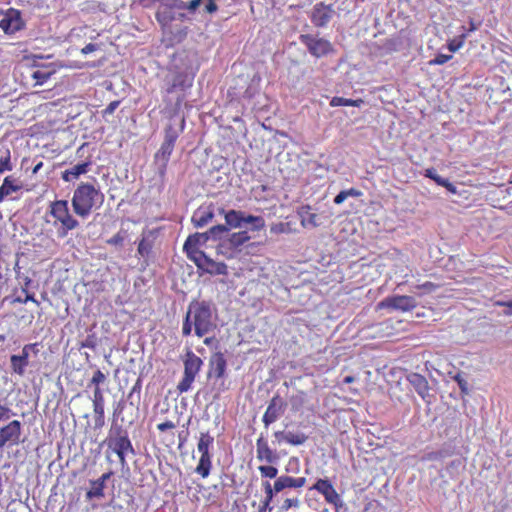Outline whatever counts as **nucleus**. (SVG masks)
<instances>
[{
  "label": "nucleus",
  "instance_id": "1",
  "mask_svg": "<svg viewBox=\"0 0 512 512\" xmlns=\"http://www.w3.org/2000/svg\"><path fill=\"white\" fill-rule=\"evenodd\" d=\"M215 328L211 304L207 301H191L183 319L182 335L190 336L194 330L195 335L201 338L213 332Z\"/></svg>",
  "mask_w": 512,
  "mask_h": 512
},
{
  "label": "nucleus",
  "instance_id": "2",
  "mask_svg": "<svg viewBox=\"0 0 512 512\" xmlns=\"http://www.w3.org/2000/svg\"><path fill=\"white\" fill-rule=\"evenodd\" d=\"M103 202V194L93 184L82 182L73 192L72 207L76 215L85 218Z\"/></svg>",
  "mask_w": 512,
  "mask_h": 512
},
{
  "label": "nucleus",
  "instance_id": "3",
  "mask_svg": "<svg viewBox=\"0 0 512 512\" xmlns=\"http://www.w3.org/2000/svg\"><path fill=\"white\" fill-rule=\"evenodd\" d=\"M108 450L115 453L122 467L127 465V455H135V450L129 438L128 432L122 427L111 429L106 439Z\"/></svg>",
  "mask_w": 512,
  "mask_h": 512
},
{
  "label": "nucleus",
  "instance_id": "4",
  "mask_svg": "<svg viewBox=\"0 0 512 512\" xmlns=\"http://www.w3.org/2000/svg\"><path fill=\"white\" fill-rule=\"evenodd\" d=\"M50 214L55 219L54 225L60 224L59 236L64 237L67 233L79 226V222L70 214L67 200H56L50 203Z\"/></svg>",
  "mask_w": 512,
  "mask_h": 512
},
{
  "label": "nucleus",
  "instance_id": "5",
  "mask_svg": "<svg viewBox=\"0 0 512 512\" xmlns=\"http://www.w3.org/2000/svg\"><path fill=\"white\" fill-rule=\"evenodd\" d=\"M214 444V437L209 431L201 432L198 437L197 451L200 454L198 464L195 468V473L202 478H207L212 469V454L211 449Z\"/></svg>",
  "mask_w": 512,
  "mask_h": 512
},
{
  "label": "nucleus",
  "instance_id": "6",
  "mask_svg": "<svg viewBox=\"0 0 512 512\" xmlns=\"http://www.w3.org/2000/svg\"><path fill=\"white\" fill-rule=\"evenodd\" d=\"M183 363L184 374L177 385V390L179 391V393H184L190 390L193 382L195 381L196 376L198 375L203 365L202 359L191 350H188L186 352Z\"/></svg>",
  "mask_w": 512,
  "mask_h": 512
},
{
  "label": "nucleus",
  "instance_id": "7",
  "mask_svg": "<svg viewBox=\"0 0 512 512\" xmlns=\"http://www.w3.org/2000/svg\"><path fill=\"white\" fill-rule=\"evenodd\" d=\"M0 28L7 35L15 34L24 29L25 21L21 17V12L10 8L6 12L1 13Z\"/></svg>",
  "mask_w": 512,
  "mask_h": 512
},
{
  "label": "nucleus",
  "instance_id": "8",
  "mask_svg": "<svg viewBox=\"0 0 512 512\" xmlns=\"http://www.w3.org/2000/svg\"><path fill=\"white\" fill-rule=\"evenodd\" d=\"M196 257L191 261L195 263L199 270L211 275H226L227 266L223 262H216L208 257L204 252H194Z\"/></svg>",
  "mask_w": 512,
  "mask_h": 512
},
{
  "label": "nucleus",
  "instance_id": "9",
  "mask_svg": "<svg viewBox=\"0 0 512 512\" xmlns=\"http://www.w3.org/2000/svg\"><path fill=\"white\" fill-rule=\"evenodd\" d=\"M22 435V425L19 420H12L3 427H0V437L4 446L18 445Z\"/></svg>",
  "mask_w": 512,
  "mask_h": 512
},
{
  "label": "nucleus",
  "instance_id": "10",
  "mask_svg": "<svg viewBox=\"0 0 512 512\" xmlns=\"http://www.w3.org/2000/svg\"><path fill=\"white\" fill-rule=\"evenodd\" d=\"M416 305L415 298L406 295L387 297L378 304L380 308H391L401 311H410L415 308Z\"/></svg>",
  "mask_w": 512,
  "mask_h": 512
},
{
  "label": "nucleus",
  "instance_id": "11",
  "mask_svg": "<svg viewBox=\"0 0 512 512\" xmlns=\"http://www.w3.org/2000/svg\"><path fill=\"white\" fill-rule=\"evenodd\" d=\"M285 408L286 402L279 395L273 396L262 418L264 425L268 427L275 422L284 413Z\"/></svg>",
  "mask_w": 512,
  "mask_h": 512
},
{
  "label": "nucleus",
  "instance_id": "12",
  "mask_svg": "<svg viewBox=\"0 0 512 512\" xmlns=\"http://www.w3.org/2000/svg\"><path fill=\"white\" fill-rule=\"evenodd\" d=\"M322 496L332 506L331 509H324L322 512H339V509L344 505L341 496L327 479H322Z\"/></svg>",
  "mask_w": 512,
  "mask_h": 512
},
{
  "label": "nucleus",
  "instance_id": "13",
  "mask_svg": "<svg viewBox=\"0 0 512 512\" xmlns=\"http://www.w3.org/2000/svg\"><path fill=\"white\" fill-rule=\"evenodd\" d=\"M407 381L426 403H431L430 387L424 376L418 373H410L407 375Z\"/></svg>",
  "mask_w": 512,
  "mask_h": 512
},
{
  "label": "nucleus",
  "instance_id": "14",
  "mask_svg": "<svg viewBox=\"0 0 512 512\" xmlns=\"http://www.w3.org/2000/svg\"><path fill=\"white\" fill-rule=\"evenodd\" d=\"M36 347V344H27L23 347L20 355H12L10 357L11 369L13 373L22 376L25 372V368L29 364L30 350Z\"/></svg>",
  "mask_w": 512,
  "mask_h": 512
},
{
  "label": "nucleus",
  "instance_id": "15",
  "mask_svg": "<svg viewBox=\"0 0 512 512\" xmlns=\"http://www.w3.org/2000/svg\"><path fill=\"white\" fill-rule=\"evenodd\" d=\"M227 369V361L221 352L214 353L209 361L208 378H223Z\"/></svg>",
  "mask_w": 512,
  "mask_h": 512
},
{
  "label": "nucleus",
  "instance_id": "16",
  "mask_svg": "<svg viewBox=\"0 0 512 512\" xmlns=\"http://www.w3.org/2000/svg\"><path fill=\"white\" fill-rule=\"evenodd\" d=\"M207 240L208 237L206 232L189 235L183 245V250L186 252L187 257L192 260L194 257H196L194 252H203L199 249V246L206 243Z\"/></svg>",
  "mask_w": 512,
  "mask_h": 512
},
{
  "label": "nucleus",
  "instance_id": "17",
  "mask_svg": "<svg viewBox=\"0 0 512 512\" xmlns=\"http://www.w3.org/2000/svg\"><path fill=\"white\" fill-rule=\"evenodd\" d=\"M214 218L213 204L198 207L191 218L193 225L197 228L206 226Z\"/></svg>",
  "mask_w": 512,
  "mask_h": 512
},
{
  "label": "nucleus",
  "instance_id": "18",
  "mask_svg": "<svg viewBox=\"0 0 512 512\" xmlns=\"http://www.w3.org/2000/svg\"><path fill=\"white\" fill-rule=\"evenodd\" d=\"M92 166L91 160H86L82 163H78L61 173V178L65 182H73L77 180L81 175L89 172Z\"/></svg>",
  "mask_w": 512,
  "mask_h": 512
},
{
  "label": "nucleus",
  "instance_id": "19",
  "mask_svg": "<svg viewBox=\"0 0 512 512\" xmlns=\"http://www.w3.org/2000/svg\"><path fill=\"white\" fill-rule=\"evenodd\" d=\"M113 475L112 471L102 474L97 480L91 481V489L86 492V499L91 500L93 498H103L105 483Z\"/></svg>",
  "mask_w": 512,
  "mask_h": 512
},
{
  "label": "nucleus",
  "instance_id": "20",
  "mask_svg": "<svg viewBox=\"0 0 512 512\" xmlns=\"http://www.w3.org/2000/svg\"><path fill=\"white\" fill-rule=\"evenodd\" d=\"M274 436L278 443L284 442L295 446L304 444L308 439V436L304 433L293 431H277L274 433Z\"/></svg>",
  "mask_w": 512,
  "mask_h": 512
},
{
  "label": "nucleus",
  "instance_id": "21",
  "mask_svg": "<svg viewBox=\"0 0 512 512\" xmlns=\"http://www.w3.org/2000/svg\"><path fill=\"white\" fill-rule=\"evenodd\" d=\"M305 483L306 479L304 477L281 476L274 482L273 489L276 492H280L285 488L302 487Z\"/></svg>",
  "mask_w": 512,
  "mask_h": 512
},
{
  "label": "nucleus",
  "instance_id": "22",
  "mask_svg": "<svg viewBox=\"0 0 512 512\" xmlns=\"http://www.w3.org/2000/svg\"><path fill=\"white\" fill-rule=\"evenodd\" d=\"M257 459L268 463L274 462L277 457L274 451L269 447L267 440L259 437L256 441Z\"/></svg>",
  "mask_w": 512,
  "mask_h": 512
},
{
  "label": "nucleus",
  "instance_id": "23",
  "mask_svg": "<svg viewBox=\"0 0 512 512\" xmlns=\"http://www.w3.org/2000/svg\"><path fill=\"white\" fill-rule=\"evenodd\" d=\"M301 224L304 228L311 229L318 225V214L310 206H302L298 210Z\"/></svg>",
  "mask_w": 512,
  "mask_h": 512
},
{
  "label": "nucleus",
  "instance_id": "24",
  "mask_svg": "<svg viewBox=\"0 0 512 512\" xmlns=\"http://www.w3.org/2000/svg\"><path fill=\"white\" fill-rule=\"evenodd\" d=\"M191 86H192V79L189 78L187 75L180 73V74H177L173 78L172 82L167 86V88L165 89V94L166 95L172 94L176 90L185 91L188 88H190Z\"/></svg>",
  "mask_w": 512,
  "mask_h": 512
},
{
  "label": "nucleus",
  "instance_id": "25",
  "mask_svg": "<svg viewBox=\"0 0 512 512\" xmlns=\"http://www.w3.org/2000/svg\"><path fill=\"white\" fill-rule=\"evenodd\" d=\"M175 144L163 141L159 150L155 154V159L162 162V169L167 168L170 156L174 150Z\"/></svg>",
  "mask_w": 512,
  "mask_h": 512
},
{
  "label": "nucleus",
  "instance_id": "26",
  "mask_svg": "<svg viewBox=\"0 0 512 512\" xmlns=\"http://www.w3.org/2000/svg\"><path fill=\"white\" fill-rule=\"evenodd\" d=\"M221 213H224L226 226L239 228L243 225L244 212L238 210H229L225 212L224 209H222Z\"/></svg>",
  "mask_w": 512,
  "mask_h": 512
},
{
  "label": "nucleus",
  "instance_id": "27",
  "mask_svg": "<svg viewBox=\"0 0 512 512\" xmlns=\"http://www.w3.org/2000/svg\"><path fill=\"white\" fill-rule=\"evenodd\" d=\"M424 176L433 180L437 185L445 187L449 192L456 193V187L448 179L438 175L434 168L426 169Z\"/></svg>",
  "mask_w": 512,
  "mask_h": 512
},
{
  "label": "nucleus",
  "instance_id": "28",
  "mask_svg": "<svg viewBox=\"0 0 512 512\" xmlns=\"http://www.w3.org/2000/svg\"><path fill=\"white\" fill-rule=\"evenodd\" d=\"M54 70L47 67L38 68L31 72V78L35 81V85H43L54 74Z\"/></svg>",
  "mask_w": 512,
  "mask_h": 512
},
{
  "label": "nucleus",
  "instance_id": "29",
  "mask_svg": "<svg viewBox=\"0 0 512 512\" xmlns=\"http://www.w3.org/2000/svg\"><path fill=\"white\" fill-rule=\"evenodd\" d=\"M250 235L247 231H239L232 233L227 242L231 248L237 249L250 240Z\"/></svg>",
  "mask_w": 512,
  "mask_h": 512
},
{
  "label": "nucleus",
  "instance_id": "30",
  "mask_svg": "<svg viewBox=\"0 0 512 512\" xmlns=\"http://www.w3.org/2000/svg\"><path fill=\"white\" fill-rule=\"evenodd\" d=\"M301 42L308 48V50L316 57L320 56V40L311 35H301Z\"/></svg>",
  "mask_w": 512,
  "mask_h": 512
},
{
  "label": "nucleus",
  "instance_id": "31",
  "mask_svg": "<svg viewBox=\"0 0 512 512\" xmlns=\"http://www.w3.org/2000/svg\"><path fill=\"white\" fill-rule=\"evenodd\" d=\"M94 412V424L96 429H101L105 425V405H92Z\"/></svg>",
  "mask_w": 512,
  "mask_h": 512
},
{
  "label": "nucleus",
  "instance_id": "32",
  "mask_svg": "<svg viewBox=\"0 0 512 512\" xmlns=\"http://www.w3.org/2000/svg\"><path fill=\"white\" fill-rule=\"evenodd\" d=\"M19 189L10 176H7L0 186V200Z\"/></svg>",
  "mask_w": 512,
  "mask_h": 512
},
{
  "label": "nucleus",
  "instance_id": "33",
  "mask_svg": "<svg viewBox=\"0 0 512 512\" xmlns=\"http://www.w3.org/2000/svg\"><path fill=\"white\" fill-rule=\"evenodd\" d=\"M293 231H294V228L292 227V224L289 221L273 223L270 226V232L275 235L289 234V233H292Z\"/></svg>",
  "mask_w": 512,
  "mask_h": 512
},
{
  "label": "nucleus",
  "instance_id": "34",
  "mask_svg": "<svg viewBox=\"0 0 512 512\" xmlns=\"http://www.w3.org/2000/svg\"><path fill=\"white\" fill-rule=\"evenodd\" d=\"M364 104V101L362 99H347L343 97H333L330 101L331 106H355L360 107Z\"/></svg>",
  "mask_w": 512,
  "mask_h": 512
},
{
  "label": "nucleus",
  "instance_id": "35",
  "mask_svg": "<svg viewBox=\"0 0 512 512\" xmlns=\"http://www.w3.org/2000/svg\"><path fill=\"white\" fill-rule=\"evenodd\" d=\"M252 224V230L260 231L265 227V220L261 216L245 215L243 224Z\"/></svg>",
  "mask_w": 512,
  "mask_h": 512
},
{
  "label": "nucleus",
  "instance_id": "36",
  "mask_svg": "<svg viewBox=\"0 0 512 512\" xmlns=\"http://www.w3.org/2000/svg\"><path fill=\"white\" fill-rule=\"evenodd\" d=\"M228 232V227L223 224L215 225L211 227L208 231H206V235L209 239H218L220 238L224 233Z\"/></svg>",
  "mask_w": 512,
  "mask_h": 512
},
{
  "label": "nucleus",
  "instance_id": "37",
  "mask_svg": "<svg viewBox=\"0 0 512 512\" xmlns=\"http://www.w3.org/2000/svg\"><path fill=\"white\" fill-rule=\"evenodd\" d=\"M264 488H265L266 496H265V499L262 502V505H261V507L259 509V512L266 511L268 509L269 505H270V502H271L272 498H273V488H272L270 482L266 481L264 483Z\"/></svg>",
  "mask_w": 512,
  "mask_h": 512
},
{
  "label": "nucleus",
  "instance_id": "38",
  "mask_svg": "<svg viewBox=\"0 0 512 512\" xmlns=\"http://www.w3.org/2000/svg\"><path fill=\"white\" fill-rule=\"evenodd\" d=\"M341 372H343V367H334L332 369H327L325 371L326 377L322 379V382H325V386L336 385L335 383H332L331 380L336 379Z\"/></svg>",
  "mask_w": 512,
  "mask_h": 512
},
{
  "label": "nucleus",
  "instance_id": "39",
  "mask_svg": "<svg viewBox=\"0 0 512 512\" xmlns=\"http://www.w3.org/2000/svg\"><path fill=\"white\" fill-rule=\"evenodd\" d=\"M179 137L177 131L172 125H167L164 131V141L175 144Z\"/></svg>",
  "mask_w": 512,
  "mask_h": 512
},
{
  "label": "nucleus",
  "instance_id": "40",
  "mask_svg": "<svg viewBox=\"0 0 512 512\" xmlns=\"http://www.w3.org/2000/svg\"><path fill=\"white\" fill-rule=\"evenodd\" d=\"M106 381V375L101 370H96L88 383V387H100Z\"/></svg>",
  "mask_w": 512,
  "mask_h": 512
},
{
  "label": "nucleus",
  "instance_id": "41",
  "mask_svg": "<svg viewBox=\"0 0 512 512\" xmlns=\"http://www.w3.org/2000/svg\"><path fill=\"white\" fill-rule=\"evenodd\" d=\"M106 381V375L101 370H96L88 383V387H100Z\"/></svg>",
  "mask_w": 512,
  "mask_h": 512
},
{
  "label": "nucleus",
  "instance_id": "42",
  "mask_svg": "<svg viewBox=\"0 0 512 512\" xmlns=\"http://www.w3.org/2000/svg\"><path fill=\"white\" fill-rule=\"evenodd\" d=\"M155 17H156V20L158 21V23L163 28L168 26L174 20V16L172 14L167 13V12H161V11H158L156 13Z\"/></svg>",
  "mask_w": 512,
  "mask_h": 512
},
{
  "label": "nucleus",
  "instance_id": "43",
  "mask_svg": "<svg viewBox=\"0 0 512 512\" xmlns=\"http://www.w3.org/2000/svg\"><path fill=\"white\" fill-rule=\"evenodd\" d=\"M453 379L457 382L461 392L465 395L469 394V384L467 380L463 377L462 372H458L453 376Z\"/></svg>",
  "mask_w": 512,
  "mask_h": 512
},
{
  "label": "nucleus",
  "instance_id": "44",
  "mask_svg": "<svg viewBox=\"0 0 512 512\" xmlns=\"http://www.w3.org/2000/svg\"><path fill=\"white\" fill-rule=\"evenodd\" d=\"M126 232L121 230L118 233H116L114 236L106 240V243L108 245L112 246H121L125 240Z\"/></svg>",
  "mask_w": 512,
  "mask_h": 512
},
{
  "label": "nucleus",
  "instance_id": "45",
  "mask_svg": "<svg viewBox=\"0 0 512 512\" xmlns=\"http://www.w3.org/2000/svg\"><path fill=\"white\" fill-rule=\"evenodd\" d=\"M259 471L263 477L271 478V479L275 478L278 473L277 468H275L274 466H271V465L260 466Z\"/></svg>",
  "mask_w": 512,
  "mask_h": 512
},
{
  "label": "nucleus",
  "instance_id": "46",
  "mask_svg": "<svg viewBox=\"0 0 512 512\" xmlns=\"http://www.w3.org/2000/svg\"><path fill=\"white\" fill-rule=\"evenodd\" d=\"M92 405H105V398L101 387L94 388Z\"/></svg>",
  "mask_w": 512,
  "mask_h": 512
},
{
  "label": "nucleus",
  "instance_id": "47",
  "mask_svg": "<svg viewBox=\"0 0 512 512\" xmlns=\"http://www.w3.org/2000/svg\"><path fill=\"white\" fill-rule=\"evenodd\" d=\"M11 169L10 152L7 151L6 155L0 158V174L4 171H10Z\"/></svg>",
  "mask_w": 512,
  "mask_h": 512
},
{
  "label": "nucleus",
  "instance_id": "48",
  "mask_svg": "<svg viewBox=\"0 0 512 512\" xmlns=\"http://www.w3.org/2000/svg\"><path fill=\"white\" fill-rule=\"evenodd\" d=\"M355 381V377L352 375H342V372L339 374V376L331 380L332 383H335L336 385H343V384H349Z\"/></svg>",
  "mask_w": 512,
  "mask_h": 512
},
{
  "label": "nucleus",
  "instance_id": "49",
  "mask_svg": "<svg viewBox=\"0 0 512 512\" xmlns=\"http://www.w3.org/2000/svg\"><path fill=\"white\" fill-rule=\"evenodd\" d=\"M437 452L440 459H445L454 454V448L451 445H444Z\"/></svg>",
  "mask_w": 512,
  "mask_h": 512
},
{
  "label": "nucleus",
  "instance_id": "50",
  "mask_svg": "<svg viewBox=\"0 0 512 512\" xmlns=\"http://www.w3.org/2000/svg\"><path fill=\"white\" fill-rule=\"evenodd\" d=\"M120 100H114L108 104V106L102 110V117L106 118V116L113 114L114 111L119 107Z\"/></svg>",
  "mask_w": 512,
  "mask_h": 512
},
{
  "label": "nucleus",
  "instance_id": "51",
  "mask_svg": "<svg viewBox=\"0 0 512 512\" xmlns=\"http://www.w3.org/2000/svg\"><path fill=\"white\" fill-rule=\"evenodd\" d=\"M176 427H177L176 423H174L171 420H165L164 422L157 424V430L159 432H166L168 430H174Z\"/></svg>",
  "mask_w": 512,
  "mask_h": 512
},
{
  "label": "nucleus",
  "instance_id": "52",
  "mask_svg": "<svg viewBox=\"0 0 512 512\" xmlns=\"http://www.w3.org/2000/svg\"><path fill=\"white\" fill-rule=\"evenodd\" d=\"M203 0H191L187 3L182 2L179 8L187 9L190 12H195Z\"/></svg>",
  "mask_w": 512,
  "mask_h": 512
},
{
  "label": "nucleus",
  "instance_id": "53",
  "mask_svg": "<svg viewBox=\"0 0 512 512\" xmlns=\"http://www.w3.org/2000/svg\"><path fill=\"white\" fill-rule=\"evenodd\" d=\"M452 58V55L438 54L433 60L430 61L431 65H443Z\"/></svg>",
  "mask_w": 512,
  "mask_h": 512
},
{
  "label": "nucleus",
  "instance_id": "54",
  "mask_svg": "<svg viewBox=\"0 0 512 512\" xmlns=\"http://www.w3.org/2000/svg\"><path fill=\"white\" fill-rule=\"evenodd\" d=\"M498 306L506 307L507 309L504 311V315L512 316V300L509 301H498L496 303Z\"/></svg>",
  "mask_w": 512,
  "mask_h": 512
},
{
  "label": "nucleus",
  "instance_id": "55",
  "mask_svg": "<svg viewBox=\"0 0 512 512\" xmlns=\"http://www.w3.org/2000/svg\"><path fill=\"white\" fill-rule=\"evenodd\" d=\"M82 348L94 349L96 346L94 336H88L80 345Z\"/></svg>",
  "mask_w": 512,
  "mask_h": 512
},
{
  "label": "nucleus",
  "instance_id": "56",
  "mask_svg": "<svg viewBox=\"0 0 512 512\" xmlns=\"http://www.w3.org/2000/svg\"><path fill=\"white\" fill-rule=\"evenodd\" d=\"M218 10V5L216 4L215 0H208L207 4L205 5V11L209 14H213Z\"/></svg>",
  "mask_w": 512,
  "mask_h": 512
},
{
  "label": "nucleus",
  "instance_id": "57",
  "mask_svg": "<svg viewBox=\"0 0 512 512\" xmlns=\"http://www.w3.org/2000/svg\"><path fill=\"white\" fill-rule=\"evenodd\" d=\"M98 49H99V46L97 44L88 43L86 46H84L81 49V53L86 55V54L92 53V52H94V51H96Z\"/></svg>",
  "mask_w": 512,
  "mask_h": 512
},
{
  "label": "nucleus",
  "instance_id": "58",
  "mask_svg": "<svg viewBox=\"0 0 512 512\" xmlns=\"http://www.w3.org/2000/svg\"><path fill=\"white\" fill-rule=\"evenodd\" d=\"M464 38H465V35H462V36H461V40H460V41H458L457 43H456V41H455V40L451 41V42L448 44V48H449V50H450L451 52H455V51H457V50L462 46V44H463V39H464Z\"/></svg>",
  "mask_w": 512,
  "mask_h": 512
},
{
  "label": "nucleus",
  "instance_id": "59",
  "mask_svg": "<svg viewBox=\"0 0 512 512\" xmlns=\"http://www.w3.org/2000/svg\"><path fill=\"white\" fill-rule=\"evenodd\" d=\"M349 193L350 192H345V190L339 192L335 198H334V203L335 204H341L344 202V200L349 196Z\"/></svg>",
  "mask_w": 512,
  "mask_h": 512
},
{
  "label": "nucleus",
  "instance_id": "60",
  "mask_svg": "<svg viewBox=\"0 0 512 512\" xmlns=\"http://www.w3.org/2000/svg\"><path fill=\"white\" fill-rule=\"evenodd\" d=\"M331 9L329 6L325 7L322 4V26L330 19V13Z\"/></svg>",
  "mask_w": 512,
  "mask_h": 512
},
{
  "label": "nucleus",
  "instance_id": "61",
  "mask_svg": "<svg viewBox=\"0 0 512 512\" xmlns=\"http://www.w3.org/2000/svg\"><path fill=\"white\" fill-rule=\"evenodd\" d=\"M203 343L208 347H216L218 345V340L215 337H205Z\"/></svg>",
  "mask_w": 512,
  "mask_h": 512
},
{
  "label": "nucleus",
  "instance_id": "62",
  "mask_svg": "<svg viewBox=\"0 0 512 512\" xmlns=\"http://www.w3.org/2000/svg\"><path fill=\"white\" fill-rule=\"evenodd\" d=\"M138 252L139 254H141L142 256L145 255L147 252H148V249L146 247V244H145V241L144 240H141L139 245H138Z\"/></svg>",
  "mask_w": 512,
  "mask_h": 512
},
{
  "label": "nucleus",
  "instance_id": "63",
  "mask_svg": "<svg viewBox=\"0 0 512 512\" xmlns=\"http://www.w3.org/2000/svg\"><path fill=\"white\" fill-rule=\"evenodd\" d=\"M332 50L331 44L322 39V54H326Z\"/></svg>",
  "mask_w": 512,
  "mask_h": 512
},
{
  "label": "nucleus",
  "instance_id": "64",
  "mask_svg": "<svg viewBox=\"0 0 512 512\" xmlns=\"http://www.w3.org/2000/svg\"><path fill=\"white\" fill-rule=\"evenodd\" d=\"M427 459H428V460H432V461H434V460H440V458H439V455H438V452H437V451H432V452L428 453V454H427Z\"/></svg>",
  "mask_w": 512,
  "mask_h": 512
}]
</instances>
